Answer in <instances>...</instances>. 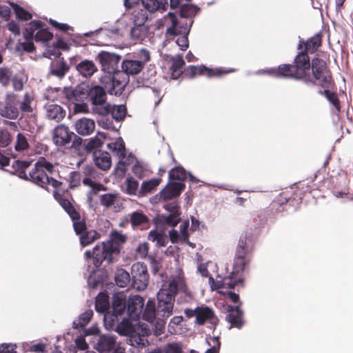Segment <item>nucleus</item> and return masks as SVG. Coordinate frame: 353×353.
Segmentation results:
<instances>
[{"mask_svg":"<svg viewBox=\"0 0 353 353\" xmlns=\"http://www.w3.org/2000/svg\"><path fill=\"white\" fill-rule=\"evenodd\" d=\"M254 242L251 230L244 231L239 241L235 250L232 271L228 277L215 284L216 289H233L239 283H242L243 279L242 273L252 260Z\"/></svg>","mask_w":353,"mask_h":353,"instance_id":"1","label":"nucleus"},{"mask_svg":"<svg viewBox=\"0 0 353 353\" xmlns=\"http://www.w3.org/2000/svg\"><path fill=\"white\" fill-rule=\"evenodd\" d=\"M187 286L182 272L172 278L167 285L161 288L157 294V321L154 325V334L160 336L164 332L165 320L172 314L175 296L179 292H185Z\"/></svg>","mask_w":353,"mask_h":353,"instance_id":"2","label":"nucleus"},{"mask_svg":"<svg viewBox=\"0 0 353 353\" xmlns=\"http://www.w3.org/2000/svg\"><path fill=\"white\" fill-rule=\"evenodd\" d=\"M311 61L309 55L298 52L291 64H281L276 68L267 70V73L277 78L292 79L306 83L310 77Z\"/></svg>","mask_w":353,"mask_h":353,"instance_id":"3","label":"nucleus"},{"mask_svg":"<svg viewBox=\"0 0 353 353\" xmlns=\"http://www.w3.org/2000/svg\"><path fill=\"white\" fill-rule=\"evenodd\" d=\"M306 84L316 85L321 88L335 87L332 72L325 60L319 57L312 59L310 77Z\"/></svg>","mask_w":353,"mask_h":353,"instance_id":"4","label":"nucleus"},{"mask_svg":"<svg viewBox=\"0 0 353 353\" xmlns=\"http://www.w3.org/2000/svg\"><path fill=\"white\" fill-rule=\"evenodd\" d=\"M54 197L69 215L72 222L74 231L77 235L79 236L88 230L85 219L81 217L79 210L68 198L57 191L54 192Z\"/></svg>","mask_w":353,"mask_h":353,"instance_id":"5","label":"nucleus"},{"mask_svg":"<svg viewBox=\"0 0 353 353\" xmlns=\"http://www.w3.org/2000/svg\"><path fill=\"white\" fill-rule=\"evenodd\" d=\"M117 250L112 241H106L98 243L92 250H87L84 254L86 260L92 259L94 267L99 268L104 261L112 263V256Z\"/></svg>","mask_w":353,"mask_h":353,"instance_id":"6","label":"nucleus"},{"mask_svg":"<svg viewBox=\"0 0 353 353\" xmlns=\"http://www.w3.org/2000/svg\"><path fill=\"white\" fill-rule=\"evenodd\" d=\"M33 96L29 92L25 93L21 104V116L19 119V125L27 131L32 132L37 126V116L33 112L32 103Z\"/></svg>","mask_w":353,"mask_h":353,"instance_id":"7","label":"nucleus"},{"mask_svg":"<svg viewBox=\"0 0 353 353\" xmlns=\"http://www.w3.org/2000/svg\"><path fill=\"white\" fill-rule=\"evenodd\" d=\"M73 142L72 147H77L81 145L82 139L77 136L73 132L70 130L69 128L64 124L58 125L54 128L52 132V141L57 147L67 148V146Z\"/></svg>","mask_w":353,"mask_h":353,"instance_id":"8","label":"nucleus"},{"mask_svg":"<svg viewBox=\"0 0 353 353\" xmlns=\"http://www.w3.org/2000/svg\"><path fill=\"white\" fill-rule=\"evenodd\" d=\"M19 96L13 92L6 94L4 101L0 102V115L9 120L17 119L21 113Z\"/></svg>","mask_w":353,"mask_h":353,"instance_id":"9","label":"nucleus"},{"mask_svg":"<svg viewBox=\"0 0 353 353\" xmlns=\"http://www.w3.org/2000/svg\"><path fill=\"white\" fill-rule=\"evenodd\" d=\"M132 286L138 291L144 290L149 282L147 266L143 263H136L131 268Z\"/></svg>","mask_w":353,"mask_h":353,"instance_id":"10","label":"nucleus"},{"mask_svg":"<svg viewBox=\"0 0 353 353\" xmlns=\"http://www.w3.org/2000/svg\"><path fill=\"white\" fill-rule=\"evenodd\" d=\"M39 165H34V169L29 172L28 180L31 181L37 185L47 189L48 185H51L53 188H57L60 187L62 183L59 181L50 177L44 170H41Z\"/></svg>","mask_w":353,"mask_h":353,"instance_id":"11","label":"nucleus"},{"mask_svg":"<svg viewBox=\"0 0 353 353\" xmlns=\"http://www.w3.org/2000/svg\"><path fill=\"white\" fill-rule=\"evenodd\" d=\"M168 17L172 23L171 26L168 27L166 30V34L169 36H176L178 34H182L176 39V43L180 47L181 50H186L189 46V41L188 34L189 33V28L185 27L183 30H178L176 28L177 25V17L176 16L171 12L168 13Z\"/></svg>","mask_w":353,"mask_h":353,"instance_id":"12","label":"nucleus"},{"mask_svg":"<svg viewBox=\"0 0 353 353\" xmlns=\"http://www.w3.org/2000/svg\"><path fill=\"white\" fill-rule=\"evenodd\" d=\"M120 59V56L106 51L100 52L96 57V60L101 64V70L110 74L117 71Z\"/></svg>","mask_w":353,"mask_h":353,"instance_id":"13","label":"nucleus"},{"mask_svg":"<svg viewBox=\"0 0 353 353\" xmlns=\"http://www.w3.org/2000/svg\"><path fill=\"white\" fill-rule=\"evenodd\" d=\"M234 71V69H230L228 70H224L222 68L212 70L209 69L204 65H190L184 70V74L186 77L190 78H194L197 75H205L208 77H219L223 74H228Z\"/></svg>","mask_w":353,"mask_h":353,"instance_id":"14","label":"nucleus"},{"mask_svg":"<svg viewBox=\"0 0 353 353\" xmlns=\"http://www.w3.org/2000/svg\"><path fill=\"white\" fill-rule=\"evenodd\" d=\"M134 26L131 29V37L136 41H143L148 33V28L143 26L148 17L141 11L134 14Z\"/></svg>","mask_w":353,"mask_h":353,"instance_id":"15","label":"nucleus"},{"mask_svg":"<svg viewBox=\"0 0 353 353\" xmlns=\"http://www.w3.org/2000/svg\"><path fill=\"white\" fill-rule=\"evenodd\" d=\"M151 333L148 325L143 324L137 330H134L130 335V345L137 349H142L148 344L147 336Z\"/></svg>","mask_w":353,"mask_h":353,"instance_id":"16","label":"nucleus"},{"mask_svg":"<svg viewBox=\"0 0 353 353\" xmlns=\"http://www.w3.org/2000/svg\"><path fill=\"white\" fill-rule=\"evenodd\" d=\"M206 322L210 323L214 329L219 323V319L216 316L212 308L208 306L197 307L195 323L198 325H203Z\"/></svg>","mask_w":353,"mask_h":353,"instance_id":"17","label":"nucleus"},{"mask_svg":"<svg viewBox=\"0 0 353 353\" xmlns=\"http://www.w3.org/2000/svg\"><path fill=\"white\" fill-rule=\"evenodd\" d=\"M144 306V299L139 295L130 297L127 301V311L129 317L137 321L140 318Z\"/></svg>","mask_w":353,"mask_h":353,"instance_id":"18","label":"nucleus"},{"mask_svg":"<svg viewBox=\"0 0 353 353\" xmlns=\"http://www.w3.org/2000/svg\"><path fill=\"white\" fill-rule=\"evenodd\" d=\"M322 33L319 32L305 41H300L298 45V50H301L299 52L306 53L307 55L316 52L322 45Z\"/></svg>","mask_w":353,"mask_h":353,"instance_id":"19","label":"nucleus"},{"mask_svg":"<svg viewBox=\"0 0 353 353\" xmlns=\"http://www.w3.org/2000/svg\"><path fill=\"white\" fill-rule=\"evenodd\" d=\"M63 94L68 101L72 103L82 102L88 96V90L83 85H79L75 88H65Z\"/></svg>","mask_w":353,"mask_h":353,"instance_id":"20","label":"nucleus"},{"mask_svg":"<svg viewBox=\"0 0 353 353\" xmlns=\"http://www.w3.org/2000/svg\"><path fill=\"white\" fill-rule=\"evenodd\" d=\"M301 200V196L298 195L297 192L291 188L290 190L282 192L276 199L273 201L272 205L274 208L287 203H289L290 205H294L300 203Z\"/></svg>","mask_w":353,"mask_h":353,"instance_id":"21","label":"nucleus"},{"mask_svg":"<svg viewBox=\"0 0 353 353\" xmlns=\"http://www.w3.org/2000/svg\"><path fill=\"white\" fill-rule=\"evenodd\" d=\"M241 303L236 306L229 305L228 307V314L226 316L227 321L230 323L231 327L240 329L243 325V312L240 309Z\"/></svg>","mask_w":353,"mask_h":353,"instance_id":"22","label":"nucleus"},{"mask_svg":"<svg viewBox=\"0 0 353 353\" xmlns=\"http://www.w3.org/2000/svg\"><path fill=\"white\" fill-rule=\"evenodd\" d=\"M185 185L181 182L170 181L161 191V196L165 200H170L179 196L185 189Z\"/></svg>","mask_w":353,"mask_h":353,"instance_id":"23","label":"nucleus"},{"mask_svg":"<svg viewBox=\"0 0 353 353\" xmlns=\"http://www.w3.org/2000/svg\"><path fill=\"white\" fill-rule=\"evenodd\" d=\"M157 310L154 300L149 299L145 308L142 309V318L151 324L152 330L154 332V325L157 321Z\"/></svg>","mask_w":353,"mask_h":353,"instance_id":"24","label":"nucleus"},{"mask_svg":"<svg viewBox=\"0 0 353 353\" xmlns=\"http://www.w3.org/2000/svg\"><path fill=\"white\" fill-rule=\"evenodd\" d=\"M126 305L125 296L123 294L114 295L112 303L111 321H115L118 316L121 315L126 309Z\"/></svg>","mask_w":353,"mask_h":353,"instance_id":"25","label":"nucleus"},{"mask_svg":"<svg viewBox=\"0 0 353 353\" xmlns=\"http://www.w3.org/2000/svg\"><path fill=\"white\" fill-rule=\"evenodd\" d=\"M166 210L170 212L168 216H162L161 219L168 226H176L181 220L179 207L176 204H169Z\"/></svg>","mask_w":353,"mask_h":353,"instance_id":"26","label":"nucleus"},{"mask_svg":"<svg viewBox=\"0 0 353 353\" xmlns=\"http://www.w3.org/2000/svg\"><path fill=\"white\" fill-rule=\"evenodd\" d=\"M95 129L94 120L85 117L78 119L75 123V130L81 136L92 134Z\"/></svg>","mask_w":353,"mask_h":353,"instance_id":"27","label":"nucleus"},{"mask_svg":"<svg viewBox=\"0 0 353 353\" xmlns=\"http://www.w3.org/2000/svg\"><path fill=\"white\" fill-rule=\"evenodd\" d=\"M130 221L134 229L138 228L146 229L150 225L149 218L141 211H135L132 212L130 214Z\"/></svg>","mask_w":353,"mask_h":353,"instance_id":"28","label":"nucleus"},{"mask_svg":"<svg viewBox=\"0 0 353 353\" xmlns=\"http://www.w3.org/2000/svg\"><path fill=\"white\" fill-rule=\"evenodd\" d=\"M116 337L111 335H101L97 343L96 349L100 352H109L114 348Z\"/></svg>","mask_w":353,"mask_h":353,"instance_id":"29","label":"nucleus"},{"mask_svg":"<svg viewBox=\"0 0 353 353\" xmlns=\"http://www.w3.org/2000/svg\"><path fill=\"white\" fill-rule=\"evenodd\" d=\"M46 117L50 120L57 122L61 121L65 116V110L57 104H48L46 105Z\"/></svg>","mask_w":353,"mask_h":353,"instance_id":"30","label":"nucleus"},{"mask_svg":"<svg viewBox=\"0 0 353 353\" xmlns=\"http://www.w3.org/2000/svg\"><path fill=\"white\" fill-rule=\"evenodd\" d=\"M31 161L14 160L12 164V170L10 172L17 175L19 178L28 180V175L26 173V170L30 167Z\"/></svg>","mask_w":353,"mask_h":353,"instance_id":"31","label":"nucleus"},{"mask_svg":"<svg viewBox=\"0 0 353 353\" xmlns=\"http://www.w3.org/2000/svg\"><path fill=\"white\" fill-rule=\"evenodd\" d=\"M77 70L84 77H90L97 71V68L91 60H83L76 66Z\"/></svg>","mask_w":353,"mask_h":353,"instance_id":"32","label":"nucleus"},{"mask_svg":"<svg viewBox=\"0 0 353 353\" xmlns=\"http://www.w3.org/2000/svg\"><path fill=\"white\" fill-rule=\"evenodd\" d=\"M121 68L127 74L135 75L139 74L144 66L138 60L125 59L122 62Z\"/></svg>","mask_w":353,"mask_h":353,"instance_id":"33","label":"nucleus"},{"mask_svg":"<svg viewBox=\"0 0 353 353\" xmlns=\"http://www.w3.org/2000/svg\"><path fill=\"white\" fill-rule=\"evenodd\" d=\"M92 105L102 102H106L107 95L104 88L99 85L91 88L88 92Z\"/></svg>","mask_w":353,"mask_h":353,"instance_id":"34","label":"nucleus"},{"mask_svg":"<svg viewBox=\"0 0 353 353\" xmlns=\"http://www.w3.org/2000/svg\"><path fill=\"white\" fill-rule=\"evenodd\" d=\"M172 65L170 68L171 72V78L172 79H179L183 74V68L185 65V61L182 56H176L171 58Z\"/></svg>","mask_w":353,"mask_h":353,"instance_id":"35","label":"nucleus"},{"mask_svg":"<svg viewBox=\"0 0 353 353\" xmlns=\"http://www.w3.org/2000/svg\"><path fill=\"white\" fill-rule=\"evenodd\" d=\"M334 88H322L323 90H319V93L325 97L327 101L334 107L336 112H341V102L336 92L331 91Z\"/></svg>","mask_w":353,"mask_h":353,"instance_id":"36","label":"nucleus"},{"mask_svg":"<svg viewBox=\"0 0 353 353\" xmlns=\"http://www.w3.org/2000/svg\"><path fill=\"white\" fill-rule=\"evenodd\" d=\"M79 236L81 245L85 247L98 240L101 237V234L95 230H86Z\"/></svg>","mask_w":353,"mask_h":353,"instance_id":"37","label":"nucleus"},{"mask_svg":"<svg viewBox=\"0 0 353 353\" xmlns=\"http://www.w3.org/2000/svg\"><path fill=\"white\" fill-rule=\"evenodd\" d=\"M94 163L95 165L103 170H108L111 166V157L108 152H100L99 155H97L94 152Z\"/></svg>","mask_w":353,"mask_h":353,"instance_id":"38","label":"nucleus"},{"mask_svg":"<svg viewBox=\"0 0 353 353\" xmlns=\"http://www.w3.org/2000/svg\"><path fill=\"white\" fill-rule=\"evenodd\" d=\"M10 6L12 8L17 19L22 21H28L32 18V14L19 4L10 2Z\"/></svg>","mask_w":353,"mask_h":353,"instance_id":"39","label":"nucleus"},{"mask_svg":"<svg viewBox=\"0 0 353 353\" xmlns=\"http://www.w3.org/2000/svg\"><path fill=\"white\" fill-rule=\"evenodd\" d=\"M130 274L123 268L118 269L115 273L114 281L120 288L126 287L130 282Z\"/></svg>","mask_w":353,"mask_h":353,"instance_id":"40","label":"nucleus"},{"mask_svg":"<svg viewBox=\"0 0 353 353\" xmlns=\"http://www.w3.org/2000/svg\"><path fill=\"white\" fill-rule=\"evenodd\" d=\"M187 176L186 170L181 166H176L169 172V180L170 181H179V182L183 183Z\"/></svg>","mask_w":353,"mask_h":353,"instance_id":"41","label":"nucleus"},{"mask_svg":"<svg viewBox=\"0 0 353 353\" xmlns=\"http://www.w3.org/2000/svg\"><path fill=\"white\" fill-rule=\"evenodd\" d=\"M148 240L152 242H156V245L158 247H165L167 243V237L162 232H159L156 230H151L148 234Z\"/></svg>","mask_w":353,"mask_h":353,"instance_id":"42","label":"nucleus"},{"mask_svg":"<svg viewBox=\"0 0 353 353\" xmlns=\"http://www.w3.org/2000/svg\"><path fill=\"white\" fill-rule=\"evenodd\" d=\"M134 330L132 322L128 319H123L116 328V331L123 336H130Z\"/></svg>","mask_w":353,"mask_h":353,"instance_id":"43","label":"nucleus"},{"mask_svg":"<svg viewBox=\"0 0 353 353\" xmlns=\"http://www.w3.org/2000/svg\"><path fill=\"white\" fill-rule=\"evenodd\" d=\"M109 308L108 296L105 293H100L96 298L95 310L98 312L103 313Z\"/></svg>","mask_w":353,"mask_h":353,"instance_id":"44","label":"nucleus"},{"mask_svg":"<svg viewBox=\"0 0 353 353\" xmlns=\"http://www.w3.org/2000/svg\"><path fill=\"white\" fill-rule=\"evenodd\" d=\"M108 148L111 150L119 159H124L126 156V150L125 143L123 140L115 141L108 144Z\"/></svg>","mask_w":353,"mask_h":353,"instance_id":"45","label":"nucleus"},{"mask_svg":"<svg viewBox=\"0 0 353 353\" xmlns=\"http://www.w3.org/2000/svg\"><path fill=\"white\" fill-rule=\"evenodd\" d=\"M92 316L93 311L92 310H86L79 315L77 321L73 322V327L76 329L85 327L90 321Z\"/></svg>","mask_w":353,"mask_h":353,"instance_id":"46","label":"nucleus"},{"mask_svg":"<svg viewBox=\"0 0 353 353\" xmlns=\"http://www.w3.org/2000/svg\"><path fill=\"white\" fill-rule=\"evenodd\" d=\"M10 81L14 90L20 92L23 89L24 84L28 81V77L23 73H17L12 77Z\"/></svg>","mask_w":353,"mask_h":353,"instance_id":"47","label":"nucleus"},{"mask_svg":"<svg viewBox=\"0 0 353 353\" xmlns=\"http://www.w3.org/2000/svg\"><path fill=\"white\" fill-rule=\"evenodd\" d=\"M68 70L69 67L68 64L64 61H62L57 62L52 65L50 74L57 77L62 78L65 76Z\"/></svg>","mask_w":353,"mask_h":353,"instance_id":"48","label":"nucleus"},{"mask_svg":"<svg viewBox=\"0 0 353 353\" xmlns=\"http://www.w3.org/2000/svg\"><path fill=\"white\" fill-rule=\"evenodd\" d=\"M29 148L30 145L26 136L22 132H19L16 137L15 150L21 152L27 150Z\"/></svg>","mask_w":353,"mask_h":353,"instance_id":"49","label":"nucleus"},{"mask_svg":"<svg viewBox=\"0 0 353 353\" xmlns=\"http://www.w3.org/2000/svg\"><path fill=\"white\" fill-rule=\"evenodd\" d=\"M111 104L106 102L97 103L92 105V113L101 117H107L110 115Z\"/></svg>","mask_w":353,"mask_h":353,"instance_id":"50","label":"nucleus"},{"mask_svg":"<svg viewBox=\"0 0 353 353\" xmlns=\"http://www.w3.org/2000/svg\"><path fill=\"white\" fill-rule=\"evenodd\" d=\"M110 115L112 118L117 121H120L124 119L126 114V108L125 105H112L110 108Z\"/></svg>","mask_w":353,"mask_h":353,"instance_id":"51","label":"nucleus"},{"mask_svg":"<svg viewBox=\"0 0 353 353\" xmlns=\"http://www.w3.org/2000/svg\"><path fill=\"white\" fill-rule=\"evenodd\" d=\"M200 8L192 4H184L180 8V15L183 18H192Z\"/></svg>","mask_w":353,"mask_h":353,"instance_id":"52","label":"nucleus"},{"mask_svg":"<svg viewBox=\"0 0 353 353\" xmlns=\"http://www.w3.org/2000/svg\"><path fill=\"white\" fill-rule=\"evenodd\" d=\"M160 179H153L143 182L141 188V193L145 194L154 190L161 182Z\"/></svg>","mask_w":353,"mask_h":353,"instance_id":"53","label":"nucleus"},{"mask_svg":"<svg viewBox=\"0 0 353 353\" xmlns=\"http://www.w3.org/2000/svg\"><path fill=\"white\" fill-rule=\"evenodd\" d=\"M12 77V70L10 68H0V84L4 87L8 86Z\"/></svg>","mask_w":353,"mask_h":353,"instance_id":"54","label":"nucleus"},{"mask_svg":"<svg viewBox=\"0 0 353 353\" xmlns=\"http://www.w3.org/2000/svg\"><path fill=\"white\" fill-rule=\"evenodd\" d=\"M53 37V34L50 32L47 28H39L34 35V40L36 41L47 42L51 40Z\"/></svg>","mask_w":353,"mask_h":353,"instance_id":"55","label":"nucleus"},{"mask_svg":"<svg viewBox=\"0 0 353 353\" xmlns=\"http://www.w3.org/2000/svg\"><path fill=\"white\" fill-rule=\"evenodd\" d=\"M125 241H126V237L125 235H123V234H121L119 232L114 231L111 234V239L108 240V241H112L114 243V245L117 248V250L116 252V254H117L119 253V243H123L125 242Z\"/></svg>","mask_w":353,"mask_h":353,"instance_id":"56","label":"nucleus"},{"mask_svg":"<svg viewBox=\"0 0 353 353\" xmlns=\"http://www.w3.org/2000/svg\"><path fill=\"white\" fill-rule=\"evenodd\" d=\"M103 144L102 140L96 137L90 139L85 145V150L87 152H92L94 150L98 149L101 147Z\"/></svg>","mask_w":353,"mask_h":353,"instance_id":"57","label":"nucleus"},{"mask_svg":"<svg viewBox=\"0 0 353 353\" xmlns=\"http://www.w3.org/2000/svg\"><path fill=\"white\" fill-rule=\"evenodd\" d=\"M12 141V136L7 129L0 130V147L5 148Z\"/></svg>","mask_w":353,"mask_h":353,"instance_id":"58","label":"nucleus"},{"mask_svg":"<svg viewBox=\"0 0 353 353\" xmlns=\"http://www.w3.org/2000/svg\"><path fill=\"white\" fill-rule=\"evenodd\" d=\"M189 228V221H184L180 225V241L182 243H189L188 239L190 234L188 233V229Z\"/></svg>","mask_w":353,"mask_h":353,"instance_id":"59","label":"nucleus"},{"mask_svg":"<svg viewBox=\"0 0 353 353\" xmlns=\"http://www.w3.org/2000/svg\"><path fill=\"white\" fill-rule=\"evenodd\" d=\"M117 195L114 194H105L101 196V204L106 208L113 205L116 201Z\"/></svg>","mask_w":353,"mask_h":353,"instance_id":"60","label":"nucleus"},{"mask_svg":"<svg viewBox=\"0 0 353 353\" xmlns=\"http://www.w3.org/2000/svg\"><path fill=\"white\" fill-rule=\"evenodd\" d=\"M142 4L150 12L158 10L161 7V3L158 0H142Z\"/></svg>","mask_w":353,"mask_h":353,"instance_id":"61","label":"nucleus"},{"mask_svg":"<svg viewBox=\"0 0 353 353\" xmlns=\"http://www.w3.org/2000/svg\"><path fill=\"white\" fill-rule=\"evenodd\" d=\"M130 163L129 158L125 161H124V159H119V161L115 168L116 174L119 176H124L127 170L126 166Z\"/></svg>","mask_w":353,"mask_h":353,"instance_id":"62","label":"nucleus"},{"mask_svg":"<svg viewBox=\"0 0 353 353\" xmlns=\"http://www.w3.org/2000/svg\"><path fill=\"white\" fill-rule=\"evenodd\" d=\"M127 192L131 195H135L139 187V183L132 177L126 179Z\"/></svg>","mask_w":353,"mask_h":353,"instance_id":"63","label":"nucleus"},{"mask_svg":"<svg viewBox=\"0 0 353 353\" xmlns=\"http://www.w3.org/2000/svg\"><path fill=\"white\" fill-rule=\"evenodd\" d=\"M183 317L181 316H175L172 317L168 324V330L171 334H176L177 330L175 327L181 325L183 321Z\"/></svg>","mask_w":353,"mask_h":353,"instance_id":"64","label":"nucleus"}]
</instances>
